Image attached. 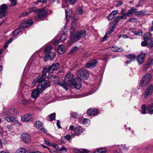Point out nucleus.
<instances>
[{"instance_id":"f257e3e1","label":"nucleus","mask_w":153,"mask_h":153,"mask_svg":"<svg viewBox=\"0 0 153 153\" xmlns=\"http://www.w3.org/2000/svg\"><path fill=\"white\" fill-rule=\"evenodd\" d=\"M81 82L80 79L79 77L74 79L73 74L69 73L65 76L64 83L59 82L58 85L61 86L66 90L68 89V86H74L77 89H79L81 87Z\"/></svg>"},{"instance_id":"393cba45","label":"nucleus","mask_w":153,"mask_h":153,"mask_svg":"<svg viewBox=\"0 0 153 153\" xmlns=\"http://www.w3.org/2000/svg\"><path fill=\"white\" fill-rule=\"evenodd\" d=\"M71 136L69 135V134L65 136H64L63 137V138L67 140H69L71 138ZM63 137H61L60 140L59 141L58 143L60 144H62L64 143V141L63 140Z\"/></svg>"},{"instance_id":"423d86ee","label":"nucleus","mask_w":153,"mask_h":153,"mask_svg":"<svg viewBox=\"0 0 153 153\" xmlns=\"http://www.w3.org/2000/svg\"><path fill=\"white\" fill-rule=\"evenodd\" d=\"M152 75L150 73L145 74L143 77L140 82V85L142 87H144L148 85L150 81Z\"/></svg>"},{"instance_id":"69168bd1","label":"nucleus","mask_w":153,"mask_h":153,"mask_svg":"<svg viewBox=\"0 0 153 153\" xmlns=\"http://www.w3.org/2000/svg\"><path fill=\"white\" fill-rule=\"evenodd\" d=\"M7 128L10 129H12L13 128V126L12 125H8L7 126Z\"/></svg>"},{"instance_id":"1a4fd4ad","label":"nucleus","mask_w":153,"mask_h":153,"mask_svg":"<svg viewBox=\"0 0 153 153\" xmlns=\"http://www.w3.org/2000/svg\"><path fill=\"white\" fill-rule=\"evenodd\" d=\"M34 125L37 128L41 131L42 133H46L47 132V130L43 127V125L41 122L39 121H36Z\"/></svg>"},{"instance_id":"a211bd4d","label":"nucleus","mask_w":153,"mask_h":153,"mask_svg":"<svg viewBox=\"0 0 153 153\" xmlns=\"http://www.w3.org/2000/svg\"><path fill=\"white\" fill-rule=\"evenodd\" d=\"M66 13L65 19H66V23L69 22L70 21V14L72 13V10L69 9H65V10Z\"/></svg>"},{"instance_id":"412c9836","label":"nucleus","mask_w":153,"mask_h":153,"mask_svg":"<svg viewBox=\"0 0 153 153\" xmlns=\"http://www.w3.org/2000/svg\"><path fill=\"white\" fill-rule=\"evenodd\" d=\"M117 13V11L114 10L109 15L108 17V19L110 20H112L116 16Z\"/></svg>"},{"instance_id":"a878e982","label":"nucleus","mask_w":153,"mask_h":153,"mask_svg":"<svg viewBox=\"0 0 153 153\" xmlns=\"http://www.w3.org/2000/svg\"><path fill=\"white\" fill-rule=\"evenodd\" d=\"M65 51L64 46L62 45H60L58 49V51L59 54H62Z\"/></svg>"},{"instance_id":"c03bdc74","label":"nucleus","mask_w":153,"mask_h":153,"mask_svg":"<svg viewBox=\"0 0 153 153\" xmlns=\"http://www.w3.org/2000/svg\"><path fill=\"white\" fill-rule=\"evenodd\" d=\"M14 125L18 127H20L22 126L21 123H20L17 120H16L14 122Z\"/></svg>"},{"instance_id":"680f3d73","label":"nucleus","mask_w":153,"mask_h":153,"mask_svg":"<svg viewBox=\"0 0 153 153\" xmlns=\"http://www.w3.org/2000/svg\"><path fill=\"white\" fill-rule=\"evenodd\" d=\"M41 146H42L43 147V148H46V149H48L49 150V152H51H51H52V151H51V150L49 148V147H47V146H45L44 145L41 144Z\"/></svg>"},{"instance_id":"09e8293b","label":"nucleus","mask_w":153,"mask_h":153,"mask_svg":"<svg viewBox=\"0 0 153 153\" xmlns=\"http://www.w3.org/2000/svg\"><path fill=\"white\" fill-rule=\"evenodd\" d=\"M65 2H68V1H69L70 4H73L75 3L77 1V0H65Z\"/></svg>"},{"instance_id":"e433bc0d","label":"nucleus","mask_w":153,"mask_h":153,"mask_svg":"<svg viewBox=\"0 0 153 153\" xmlns=\"http://www.w3.org/2000/svg\"><path fill=\"white\" fill-rule=\"evenodd\" d=\"M74 151V152L76 153H78V152H76V151H78L80 153H88V151L85 149H83L82 151H81L80 149H75V150Z\"/></svg>"},{"instance_id":"8fccbe9b","label":"nucleus","mask_w":153,"mask_h":153,"mask_svg":"<svg viewBox=\"0 0 153 153\" xmlns=\"http://www.w3.org/2000/svg\"><path fill=\"white\" fill-rule=\"evenodd\" d=\"M121 15L122 16H120V17L121 19H125L127 18V16H128L127 14L126 13L121 14Z\"/></svg>"},{"instance_id":"cd10ccee","label":"nucleus","mask_w":153,"mask_h":153,"mask_svg":"<svg viewBox=\"0 0 153 153\" xmlns=\"http://www.w3.org/2000/svg\"><path fill=\"white\" fill-rule=\"evenodd\" d=\"M127 58L129 60L130 62H133L135 60L136 56L134 55L129 54L127 56Z\"/></svg>"},{"instance_id":"a19ab883","label":"nucleus","mask_w":153,"mask_h":153,"mask_svg":"<svg viewBox=\"0 0 153 153\" xmlns=\"http://www.w3.org/2000/svg\"><path fill=\"white\" fill-rule=\"evenodd\" d=\"M137 10L134 12V14L136 15H143L144 14V12L143 11H137Z\"/></svg>"},{"instance_id":"9b49d317","label":"nucleus","mask_w":153,"mask_h":153,"mask_svg":"<svg viewBox=\"0 0 153 153\" xmlns=\"http://www.w3.org/2000/svg\"><path fill=\"white\" fill-rule=\"evenodd\" d=\"M77 74L78 75L85 79H87L88 75V71L84 68H81L77 72Z\"/></svg>"},{"instance_id":"aec40b11","label":"nucleus","mask_w":153,"mask_h":153,"mask_svg":"<svg viewBox=\"0 0 153 153\" xmlns=\"http://www.w3.org/2000/svg\"><path fill=\"white\" fill-rule=\"evenodd\" d=\"M32 115L30 114H27L21 116V120L25 122H27L30 120Z\"/></svg>"},{"instance_id":"13d9d810","label":"nucleus","mask_w":153,"mask_h":153,"mask_svg":"<svg viewBox=\"0 0 153 153\" xmlns=\"http://www.w3.org/2000/svg\"><path fill=\"white\" fill-rule=\"evenodd\" d=\"M150 41H149V45L151 47H153V38H152L151 39Z\"/></svg>"},{"instance_id":"052dcab7","label":"nucleus","mask_w":153,"mask_h":153,"mask_svg":"<svg viewBox=\"0 0 153 153\" xmlns=\"http://www.w3.org/2000/svg\"><path fill=\"white\" fill-rule=\"evenodd\" d=\"M17 0H12L11 1V5L12 6H14L16 3Z\"/></svg>"},{"instance_id":"de8ad7c7","label":"nucleus","mask_w":153,"mask_h":153,"mask_svg":"<svg viewBox=\"0 0 153 153\" xmlns=\"http://www.w3.org/2000/svg\"><path fill=\"white\" fill-rule=\"evenodd\" d=\"M44 143L46 145L48 146H52V145L51 144V142H50L48 140H46L45 139H44Z\"/></svg>"},{"instance_id":"4468645a","label":"nucleus","mask_w":153,"mask_h":153,"mask_svg":"<svg viewBox=\"0 0 153 153\" xmlns=\"http://www.w3.org/2000/svg\"><path fill=\"white\" fill-rule=\"evenodd\" d=\"M43 91H40L38 87L34 89L32 92L31 96L33 98H36L39 97V94L42 93Z\"/></svg>"},{"instance_id":"20e7f679","label":"nucleus","mask_w":153,"mask_h":153,"mask_svg":"<svg viewBox=\"0 0 153 153\" xmlns=\"http://www.w3.org/2000/svg\"><path fill=\"white\" fill-rule=\"evenodd\" d=\"M29 10L30 12H34L36 13H38L37 15L35 17V18L36 19L44 18L47 14V11L44 8L37 10V8L36 7H32L30 8L29 9Z\"/></svg>"},{"instance_id":"72a5a7b5","label":"nucleus","mask_w":153,"mask_h":153,"mask_svg":"<svg viewBox=\"0 0 153 153\" xmlns=\"http://www.w3.org/2000/svg\"><path fill=\"white\" fill-rule=\"evenodd\" d=\"M67 36L66 33H65L64 32H62V35L60 37L59 40L61 41H64L66 39Z\"/></svg>"},{"instance_id":"3c124183","label":"nucleus","mask_w":153,"mask_h":153,"mask_svg":"<svg viewBox=\"0 0 153 153\" xmlns=\"http://www.w3.org/2000/svg\"><path fill=\"white\" fill-rule=\"evenodd\" d=\"M83 124H85L89 122V120L88 119L85 118L82 121Z\"/></svg>"},{"instance_id":"49530a36","label":"nucleus","mask_w":153,"mask_h":153,"mask_svg":"<svg viewBox=\"0 0 153 153\" xmlns=\"http://www.w3.org/2000/svg\"><path fill=\"white\" fill-rule=\"evenodd\" d=\"M78 49V48L76 47H74L72 48L70 51V53L71 54L74 52H75Z\"/></svg>"},{"instance_id":"4c0bfd02","label":"nucleus","mask_w":153,"mask_h":153,"mask_svg":"<svg viewBox=\"0 0 153 153\" xmlns=\"http://www.w3.org/2000/svg\"><path fill=\"white\" fill-rule=\"evenodd\" d=\"M148 111L150 114H153V106L149 105L147 107Z\"/></svg>"},{"instance_id":"6ab92c4d","label":"nucleus","mask_w":153,"mask_h":153,"mask_svg":"<svg viewBox=\"0 0 153 153\" xmlns=\"http://www.w3.org/2000/svg\"><path fill=\"white\" fill-rule=\"evenodd\" d=\"M98 113V111L97 109L89 108L87 111V114L89 116L95 115Z\"/></svg>"},{"instance_id":"7ed1b4c3","label":"nucleus","mask_w":153,"mask_h":153,"mask_svg":"<svg viewBox=\"0 0 153 153\" xmlns=\"http://www.w3.org/2000/svg\"><path fill=\"white\" fill-rule=\"evenodd\" d=\"M42 76L38 79L36 81L39 83L37 86V87L39 89L43 92L49 86V84L47 83V81L45 79L46 78V74H43L42 73Z\"/></svg>"},{"instance_id":"6e6d98bb","label":"nucleus","mask_w":153,"mask_h":153,"mask_svg":"<svg viewBox=\"0 0 153 153\" xmlns=\"http://www.w3.org/2000/svg\"><path fill=\"white\" fill-rule=\"evenodd\" d=\"M148 41H144L143 42H141V45L143 46H146L148 44Z\"/></svg>"},{"instance_id":"79ce46f5","label":"nucleus","mask_w":153,"mask_h":153,"mask_svg":"<svg viewBox=\"0 0 153 153\" xmlns=\"http://www.w3.org/2000/svg\"><path fill=\"white\" fill-rule=\"evenodd\" d=\"M142 111L141 113L143 114H145L146 113V105H143L141 107Z\"/></svg>"},{"instance_id":"2eb2a0df","label":"nucleus","mask_w":153,"mask_h":153,"mask_svg":"<svg viewBox=\"0 0 153 153\" xmlns=\"http://www.w3.org/2000/svg\"><path fill=\"white\" fill-rule=\"evenodd\" d=\"M145 55L144 53H142L138 56L137 60L139 65H141L143 62Z\"/></svg>"},{"instance_id":"5fc2aeb1","label":"nucleus","mask_w":153,"mask_h":153,"mask_svg":"<svg viewBox=\"0 0 153 153\" xmlns=\"http://www.w3.org/2000/svg\"><path fill=\"white\" fill-rule=\"evenodd\" d=\"M71 117L74 118H76L77 116V114L76 112H72L71 114Z\"/></svg>"},{"instance_id":"603ef678","label":"nucleus","mask_w":153,"mask_h":153,"mask_svg":"<svg viewBox=\"0 0 153 153\" xmlns=\"http://www.w3.org/2000/svg\"><path fill=\"white\" fill-rule=\"evenodd\" d=\"M137 21V19L133 18L129 19L128 21L132 22H135Z\"/></svg>"},{"instance_id":"ddd939ff","label":"nucleus","mask_w":153,"mask_h":153,"mask_svg":"<svg viewBox=\"0 0 153 153\" xmlns=\"http://www.w3.org/2000/svg\"><path fill=\"white\" fill-rule=\"evenodd\" d=\"M56 55L55 53L51 52L47 53L44 56V60L46 62L48 59L52 60L55 57Z\"/></svg>"},{"instance_id":"39448f33","label":"nucleus","mask_w":153,"mask_h":153,"mask_svg":"<svg viewBox=\"0 0 153 153\" xmlns=\"http://www.w3.org/2000/svg\"><path fill=\"white\" fill-rule=\"evenodd\" d=\"M59 66V64L57 62L52 64L51 66L47 65L43 68L42 72L43 74L48 72L49 73H52L53 71L56 70Z\"/></svg>"},{"instance_id":"b1692460","label":"nucleus","mask_w":153,"mask_h":153,"mask_svg":"<svg viewBox=\"0 0 153 153\" xmlns=\"http://www.w3.org/2000/svg\"><path fill=\"white\" fill-rule=\"evenodd\" d=\"M137 10V9L134 7H132L128 10L127 12V14L128 16L131 17L132 16V13H134V12Z\"/></svg>"},{"instance_id":"6e6552de","label":"nucleus","mask_w":153,"mask_h":153,"mask_svg":"<svg viewBox=\"0 0 153 153\" xmlns=\"http://www.w3.org/2000/svg\"><path fill=\"white\" fill-rule=\"evenodd\" d=\"M153 91V87L152 84H150L147 87V88L144 91L143 95L144 97L146 98H148L150 96Z\"/></svg>"},{"instance_id":"dca6fc26","label":"nucleus","mask_w":153,"mask_h":153,"mask_svg":"<svg viewBox=\"0 0 153 153\" xmlns=\"http://www.w3.org/2000/svg\"><path fill=\"white\" fill-rule=\"evenodd\" d=\"M21 139L24 142L29 143L30 141L31 136L29 134H22Z\"/></svg>"},{"instance_id":"473e14b6","label":"nucleus","mask_w":153,"mask_h":153,"mask_svg":"<svg viewBox=\"0 0 153 153\" xmlns=\"http://www.w3.org/2000/svg\"><path fill=\"white\" fill-rule=\"evenodd\" d=\"M153 59L152 58H149L147 62V63L146 65V66L147 68L149 67L153 63Z\"/></svg>"},{"instance_id":"f8f14e48","label":"nucleus","mask_w":153,"mask_h":153,"mask_svg":"<svg viewBox=\"0 0 153 153\" xmlns=\"http://www.w3.org/2000/svg\"><path fill=\"white\" fill-rule=\"evenodd\" d=\"M97 60L95 59H92L87 63L85 66V68H91L96 65L97 64Z\"/></svg>"},{"instance_id":"c756f323","label":"nucleus","mask_w":153,"mask_h":153,"mask_svg":"<svg viewBox=\"0 0 153 153\" xmlns=\"http://www.w3.org/2000/svg\"><path fill=\"white\" fill-rule=\"evenodd\" d=\"M106 150L105 148H101L95 150L94 153H106Z\"/></svg>"},{"instance_id":"2f4dec72","label":"nucleus","mask_w":153,"mask_h":153,"mask_svg":"<svg viewBox=\"0 0 153 153\" xmlns=\"http://www.w3.org/2000/svg\"><path fill=\"white\" fill-rule=\"evenodd\" d=\"M111 49L112 51L114 52H120L123 51L121 48H118L117 46H113L111 48Z\"/></svg>"},{"instance_id":"58836bf2","label":"nucleus","mask_w":153,"mask_h":153,"mask_svg":"<svg viewBox=\"0 0 153 153\" xmlns=\"http://www.w3.org/2000/svg\"><path fill=\"white\" fill-rule=\"evenodd\" d=\"M56 114L55 113H52L49 115V118L50 121H51L55 119Z\"/></svg>"},{"instance_id":"5701e85b","label":"nucleus","mask_w":153,"mask_h":153,"mask_svg":"<svg viewBox=\"0 0 153 153\" xmlns=\"http://www.w3.org/2000/svg\"><path fill=\"white\" fill-rule=\"evenodd\" d=\"M5 119L8 122H14L16 119V118L14 117L10 116L7 114L5 118Z\"/></svg>"},{"instance_id":"c85d7f7f","label":"nucleus","mask_w":153,"mask_h":153,"mask_svg":"<svg viewBox=\"0 0 153 153\" xmlns=\"http://www.w3.org/2000/svg\"><path fill=\"white\" fill-rule=\"evenodd\" d=\"M21 33V30L19 29H16L13 32V37L14 39L16 38L18 35Z\"/></svg>"},{"instance_id":"37998d69","label":"nucleus","mask_w":153,"mask_h":153,"mask_svg":"<svg viewBox=\"0 0 153 153\" xmlns=\"http://www.w3.org/2000/svg\"><path fill=\"white\" fill-rule=\"evenodd\" d=\"M115 27V25H111L110 29V31H109L108 32V34L109 35H110L111 33H112L114 31V30Z\"/></svg>"},{"instance_id":"ea45409f","label":"nucleus","mask_w":153,"mask_h":153,"mask_svg":"<svg viewBox=\"0 0 153 153\" xmlns=\"http://www.w3.org/2000/svg\"><path fill=\"white\" fill-rule=\"evenodd\" d=\"M52 49V46H49L47 47L44 50V51L45 53H48L51 52L50 51Z\"/></svg>"},{"instance_id":"774afa93","label":"nucleus","mask_w":153,"mask_h":153,"mask_svg":"<svg viewBox=\"0 0 153 153\" xmlns=\"http://www.w3.org/2000/svg\"><path fill=\"white\" fill-rule=\"evenodd\" d=\"M108 37L107 35H105L103 37V38L102 41V42L104 41L108 38Z\"/></svg>"},{"instance_id":"0e129e2a","label":"nucleus","mask_w":153,"mask_h":153,"mask_svg":"<svg viewBox=\"0 0 153 153\" xmlns=\"http://www.w3.org/2000/svg\"><path fill=\"white\" fill-rule=\"evenodd\" d=\"M59 151H62V150H64L65 151V152H67L66 149V148L65 147H64V146L62 147L60 149H59Z\"/></svg>"},{"instance_id":"0eeeda50","label":"nucleus","mask_w":153,"mask_h":153,"mask_svg":"<svg viewBox=\"0 0 153 153\" xmlns=\"http://www.w3.org/2000/svg\"><path fill=\"white\" fill-rule=\"evenodd\" d=\"M8 7L5 4H3L0 6V19L4 17L7 14V10Z\"/></svg>"},{"instance_id":"9d476101","label":"nucleus","mask_w":153,"mask_h":153,"mask_svg":"<svg viewBox=\"0 0 153 153\" xmlns=\"http://www.w3.org/2000/svg\"><path fill=\"white\" fill-rule=\"evenodd\" d=\"M48 80L49 83H52L53 84L58 85L59 82H61L59 81V78L54 75H52L49 76L48 77Z\"/></svg>"},{"instance_id":"338daca9","label":"nucleus","mask_w":153,"mask_h":153,"mask_svg":"<svg viewBox=\"0 0 153 153\" xmlns=\"http://www.w3.org/2000/svg\"><path fill=\"white\" fill-rule=\"evenodd\" d=\"M52 146L53 147H54L55 149H56V150H57L59 148L58 146L56 144H53V145H52Z\"/></svg>"},{"instance_id":"f03ea898","label":"nucleus","mask_w":153,"mask_h":153,"mask_svg":"<svg viewBox=\"0 0 153 153\" xmlns=\"http://www.w3.org/2000/svg\"><path fill=\"white\" fill-rule=\"evenodd\" d=\"M86 31L84 30H82L77 32L72 33L70 35V39L67 42V45L69 46L76 41H77L80 38L84 37L86 35Z\"/></svg>"},{"instance_id":"bb28decb","label":"nucleus","mask_w":153,"mask_h":153,"mask_svg":"<svg viewBox=\"0 0 153 153\" xmlns=\"http://www.w3.org/2000/svg\"><path fill=\"white\" fill-rule=\"evenodd\" d=\"M131 33H134V35L141 36L143 34L142 31L141 30H139L137 31L134 30H131Z\"/></svg>"},{"instance_id":"f3484780","label":"nucleus","mask_w":153,"mask_h":153,"mask_svg":"<svg viewBox=\"0 0 153 153\" xmlns=\"http://www.w3.org/2000/svg\"><path fill=\"white\" fill-rule=\"evenodd\" d=\"M33 23L32 20H28L21 23V27H26L30 26Z\"/></svg>"},{"instance_id":"f704fd0d","label":"nucleus","mask_w":153,"mask_h":153,"mask_svg":"<svg viewBox=\"0 0 153 153\" xmlns=\"http://www.w3.org/2000/svg\"><path fill=\"white\" fill-rule=\"evenodd\" d=\"M26 149L24 147H21L15 153H26Z\"/></svg>"},{"instance_id":"e2e57ef3","label":"nucleus","mask_w":153,"mask_h":153,"mask_svg":"<svg viewBox=\"0 0 153 153\" xmlns=\"http://www.w3.org/2000/svg\"><path fill=\"white\" fill-rule=\"evenodd\" d=\"M60 123H61L59 120H58L56 123V125L58 128H61V126H60Z\"/></svg>"},{"instance_id":"bf43d9fd","label":"nucleus","mask_w":153,"mask_h":153,"mask_svg":"<svg viewBox=\"0 0 153 153\" xmlns=\"http://www.w3.org/2000/svg\"><path fill=\"white\" fill-rule=\"evenodd\" d=\"M30 103V101L28 100H24L23 101V103L24 105H27Z\"/></svg>"},{"instance_id":"7c9ffc66","label":"nucleus","mask_w":153,"mask_h":153,"mask_svg":"<svg viewBox=\"0 0 153 153\" xmlns=\"http://www.w3.org/2000/svg\"><path fill=\"white\" fill-rule=\"evenodd\" d=\"M74 131L76 134L82 133L83 131V129L81 127L77 126L74 129Z\"/></svg>"},{"instance_id":"c9c22d12","label":"nucleus","mask_w":153,"mask_h":153,"mask_svg":"<svg viewBox=\"0 0 153 153\" xmlns=\"http://www.w3.org/2000/svg\"><path fill=\"white\" fill-rule=\"evenodd\" d=\"M16 113V112L14 108H12L9 110L8 114V115H14Z\"/></svg>"},{"instance_id":"864d4df0","label":"nucleus","mask_w":153,"mask_h":153,"mask_svg":"<svg viewBox=\"0 0 153 153\" xmlns=\"http://www.w3.org/2000/svg\"><path fill=\"white\" fill-rule=\"evenodd\" d=\"M77 11L78 13L79 14H81L83 11L82 8L81 7H79L78 8Z\"/></svg>"},{"instance_id":"a18cd8bd","label":"nucleus","mask_w":153,"mask_h":153,"mask_svg":"<svg viewBox=\"0 0 153 153\" xmlns=\"http://www.w3.org/2000/svg\"><path fill=\"white\" fill-rule=\"evenodd\" d=\"M121 19L120 17V16H118L115 18L113 21V22H114L115 24H117Z\"/></svg>"},{"instance_id":"4d7b16f0","label":"nucleus","mask_w":153,"mask_h":153,"mask_svg":"<svg viewBox=\"0 0 153 153\" xmlns=\"http://www.w3.org/2000/svg\"><path fill=\"white\" fill-rule=\"evenodd\" d=\"M76 23L74 22H72L71 27V29L74 30L76 27Z\"/></svg>"},{"instance_id":"4be33fe9","label":"nucleus","mask_w":153,"mask_h":153,"mask_svg":"<svg viewBox=\"0 0 153 153\" xmlns=\"http://www.w3.org/2000/svg\"><path fill=\"white\" fill-rule=\"evenodd\" d=\"M143 38L144 40L148 42L152 38V34L149 33H146L143 35Z\"/></svg>"}]
</instances>
